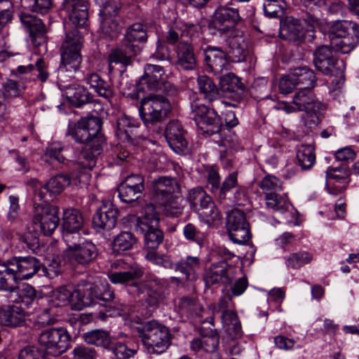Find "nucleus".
Here are the masks:
<instances>
[{
	"label": "nucleus",
	"mask_w": 359,
	"mask_h": 359,
	"mask_svg": "<svg viewBox=\"0 0 359 359\" xmlns=\"http://www.w3.org/2000/svg\"><path fill=\"white\" fill-rule=\"evenodd\" d=\"M65 29V38L62 43L60 53V63L57 72V81L60 83H67L74 77V73L79 70L83 60L81 48L83 43V35L77 29L82 26H75L69 24Z\"/></svg>",
	"instance_id": "nucleus-1"
},
{
	"label": "nucleus",
	"mask_w": 359,
	"mask_h": 359,
	"mask_svg": "<svg viewBox=\"0 0 359 359\" xmlns=\"http://www.w3.org/2000/svg\"><path fill=\"white\" fill-rule=\"evenodd\" d=\"M147 27L142 23H134L126 30L119 46L113 49L109 55V63L121 64L127 67L142 49L141 43L147 41Z\"/></svg>",
	"instance_id": "nucleus-2"
},
{
	"label": "nucleus",
	"mask_w": 359,
	"mask_h": 359,
	"mask_svg": "<svg viewBox=\"0 0 359 359\" xmlns=\"http://www.w3.org/2000/svg\"><path fill=\"white\" fill-rule=\"evenodd\" d=\"M169 100L161 93H150L141 100L140 117L151 135H159L163 131L162 123L171 111Z\"/></svg>",
	"instance_id": "nucleus-3"
},
{
	"label": "nucleus",
	"mask_w": 359,
	"mask_h": 359,
	"mask_svg": "<svg viewBox=\"0 0 359 359\" xmlns=\"http://www.w3.org/2000/svg\"><path fill=\"white\" fill-rule=\"evenodd\" d=\"M214 256L217 260L211 262L203 274L205 286L231 285L237 273V267L231 262L235 255L224 247H219Z\"/></svg>",
	"instance_id": "nucleus-4"
},
{
	"label": "nucleus",
	"mask_w": 359,
	"mask_h": 359,
	"mask_svg": "<svg viewBox=\"0 0 359 359\" xmlns=\"http://www.w3.org/2000/svg\"><path fill=\"white\" fill-rule=\"evenodd\" d=\"M147 351L150 354H161L170 345V333L168 328L155 320L141 323L136 327Z\"/></svg>",
	"instance_id": "nucleus-5"
},
{
	"label": "nucleus",
	"mask_w": 359,
	"mask_h": 359,
	"mask_svg": "<svg viewBox=\"0 0 359 359\" xmlns=\"http://www.w3.org/2000/svg\"><path fill=\"white\" fill-rule=\"evenodd\" d=\"M102 125V120L97 116L82 117L74 124L69 125L66 135L72 137L78 144H105Z\"/></svg>",
	"instance_id": "nucleus-6"
},
{
	"label": "nucleus",
	"mask_w": 359,
	"mask_h": 359,
	"mask_svg": "<svg viewBox=\"0 0 359 359\" xmlns=\"http://www.w3.org/2000/svg\"><path fill=\"white\" fill-rule=\"evenodd\" d=\"M292 103L298 111H304V125L310 128L320 123L319 115L324 106L315 99L311 89H299L293 96Z\"/></svg>",
	"instance_id": "nucleus-7"
},
{
	"label": "nucleus",
	"mask_w": 359,
	"mask_h": 359,
	"mask_svg": "<svg viewBox=\"0 0 359 359\" xmlns=\"http://www.w3.org/2000/svg\"><path fill=\"white\" fill-rule=\"evenodd\" d=\"M233 296L229 292L222 295L217 306H214V313L222 311V320L227 340L233 341L243 335L241 322L236 312L231 309L234 306Z\"/></svg>",
	"instance_id": "nucleus-8"
},
{
	"label": "nucleus",
	"mask_w": 359,
	"mask_h": 359,
	"mask_svg": "<svg viewBox=\"0 0 359 359\" xmlns=\"http://www.w3.org/2000/svg\"><path fill=\"white\" fill-rule=\"evenodd\" d=\"M191 109L193 120L201 133L212 135L222 131V118L214 107L194 103L191 105Z\"/></svg>",
	"instance_id": "nucleus-9"
},
{
	"label": "nucleus",
	"mask_w": 359,
	"mask_h": 359,
	"mask_svg": "<svg viewBox=\"0 0 359 359\" xmlns=\"http://www.w3.org/2000/svg\"><path fill=\"white\" fill-rule=\"evenodd\" d=\"M187 198L191 209L206 222L211 223L220 219L219 212L215 203L202 187H197L191 189Z\"/></svg>",
	"instance_id": "nucleus-10"
},
{
	"label": "nucleus",
	"mask_w": 359,
	"mask_h": 359,
	"mask_svg": "<svg viewBox=\"0 0 359 359\" xmlns=\"http://www.w3.org/2000/svg\"><path fill=\"white\" fill-rule=\"evenodd\" d=\"M116 264L117 270L108 273L109 280L115 285H126L129 294L140 297L142 287L137 280L142 276V270L137 266L124 265L121 261Z\"/></svg>",
	"instance_id": "nucleus-11"
},
{
	"label": "nucleus",
	"mask_w": 359,
	"mask_h": 359,
	"mask_svg": "<svg viewBox=\"0 0 359 359\" xmlns=\"http://www.w3.org/2000/svg\"><path fill=\"white\" fill-rule=\"evenodd\" d=\"M69 333L62 327L46 329L39 337V342L44 348L43 350L48 355L53 357L65 353L69 348Z\"/></svg>",
	"instance_id": "nucleus-12"
},
{
	"label": "nucleus",
	"mask_w": 359,
	"mask_h": 359,
	"mask_svg": "<svg viewBox=\"0 0 359 359\" xmlns=\"http://www.w3.org/2000/svg\"><path fill=\"white\" fill-rule=\"evenodd\" d=\"M216 200L224 206L241 205L245 198V191L238 182V172H232L227 175L213 194Z\"/></svg>",
	"instance_id": "nucleus-13"
},
{
	"label": "nucleus",
	"mask_w": 359,
	"mask_h": 359,
	"mask_svg": "<svg viewBox=\"0 0 359 359\" xmlns=\"http://www.w3.org/2000/svg\"><path fill=\"white\" fill-rule=\"evenodd\" d=\"M58 208L48 204L34 205V227L44 236H50L59 224Z\"/></svg>",
	"instance_id": "nucleus-14"
},
{
	"label": "nucleus",
	"mask_w": 359,
	"mask_h": 359,
	"mask_svg": "<svg viewBox=\"0 0 359 359\" xmlns=\"http://www.w3.org/2000/svg\"><path fill=\"white\" fill-rule=\"evenodd\" d=\"M163 67L152 64H147L144 67V74L140 79L141 84H146L148 90L160 93L162 91L165 95L175 93L174 86L165 81Z\"/></svg>",
	"instance_id": "nucleus-15"
},
{
	"label": "nucleus",
	"mask_w": 359,
	"mask_h": 359,
	"mask_svg": "<svg viewBox=\"0 0 359 359\" xmlns=\"http://www.w3.org/2000/svg\"><path fill=\"white\" fill-rule=\"evenodd\" d=\"M241 20L238 9L221 6L215 11L211 26L222 36H226L240 32L236 29V26Z\"/></svg>",
	"instance_id": "nucleus-16"
},
{
	"label": "nucleus",
	"mask_w": 359,
	"mask_h": 359,
	"mask_svg": "<svg viewBox=\"0 0 359 359\" xmlns=\"http://www.w3.org/2000/svg\"><path fill=\"white\" fill-rule=\"evenodd\" d=\"M67 248L64 251V256L72 264L87 266L93 262L98 255L96 245L90 241L82 243H67Z\"/></svg>",
	"instance_id": "nucleus-17"
},
{
	"label": "nucleus",
	"mask_w": 359,
	"mask_h": 359,
	"mask_svg": "<svg viewBox=\"0 0 359 359\" xmlns=\"http://www.w3.org/2000/svg\"><path fill=\"white\" fill-rule=\"evenodd\" d=\"M226 228L230 239L237 244H245L250 238L249 224L243 212L231 211L226 218Z\"/></svg>",
	"instance_id": "nucleus-18"
},
{
	"label": "nucleus",
	"mask_w": 359,
	"mask_h": 359,
	"mask_svg": "<svg viewBox=\"0 0 359 359\" xmlns=\"http://www.w3.org/2000/svg\"><path fill=\"white\" fill-rule=\"evenodd\" d=\"M90 175L85 171L76 172L73 171L71 175H57L51 179L43 185V189L48 191L50 198H53L55 196L60 194L65 187H68L71 182L75 184H86L88 183Z\"/></svg>",
	"instance_id": "nucleus-19"
},
{
	"label": "nucleus",
	"mask_w": 359,
	"mask_h": 359,
	"mask_svg": "<svg viewBox=\"0 0 359 359\" xmlns=\"http://www.w3.org/2000/svg\"><path fill=\"white\" fill-rule=\"evenodd\" d=\"M62 11L68 15L66 27L70 23L75 26H84L88 18V2L87 0H64Z\"/></svg>",
	"instance_id": "nucleus-20"
},
{
	"label": "nucleus",
	"mask_w": 359,
	"mask_h": 359,
	"mask_svg": "<svg viewBox=\"0 0 359 359\" xmlns=\"http://www.w3.org/2000/svg\"><path fill=\"white\" fill-rule=\"evenodd\" d=\"M144 189V177L140 175H130L119 184L118 196L123 202L132 203L141 197Z\"/></svg>",
	"instance_id": "nucleus-21"
},
{
	"label": "nucleus",
	"mask_w": 359,
	"mask_h": 359,
	"mask_svg": "<svg viewBox=\"0 0 359 359\" xmlns=\"http://www.w3.org/2000/svg\"><path fill=\"white\" fill-rule=\"evenodd\" d=\"M9 271H14L20 280H26L41 271V263L34 257H15L7 261Z\"/></svg>",
	"instance_id": "nucleus-22"
},
{
	"label": "nucleus",
	"mask_w": 359,
	"mask_h": 359,
	"mask_svg": "<svg viewBox=\"0 0 359 359\" xmlns=\"http://www.w3.org/2000/svg\"><path fill=\"white\" fill-rule=\"evenodd\" d=\"M83 224V218L80 210L74 208L66 209L62 218V238L66 243L72 238H79L77 234Z\"/></svg>",
	"instance_id": "nucleus-23"
},
{
	"label": "nucleus",
	"mask_w": 359,
	"mask_h": 359,
	"mask_svg": "<svg viewBox=\"0 0 359 359\" xmlns=\"http://www.w3.org/2000/svg\"><path fill=\"white\" fill-rule=\"evenodd\" d=\"M186 131L181 123L177 120L170 121L165 130L164 135L170 147L177 154L184 153L188 142L185 138Z\"/></svg>",
	"instance_id": "nucleus-24"
},
{
	"label": "nucleus",
	"mask_w": 359,
	"mask_h": 359,
	"mask_svg": "<svg viewBox=\"0 0 359 359\" xmlns=\"http://www.w3.org/2000/svg\"><path fill=\"white\" fill-rule=\"evenodd\" d=\"M22 24L29 33L32 43L40 46L46 41V29L42 20L29 13H22L20 15Z\"/></svg>",
	"instance_id": "nucleus-25"
},
{
	"label": "nucleus",
	"mask_w": 359,
	"mask_h": 359,
	"mask_svg": "<svg viewBox=\"0 0 359 359\" xmlns=\"http://www.w3.org/2000/svg\"><path fill=\"white\" fill-rule=\"evenodd\" d=\"M142 287V294L146 293V302L151 306H158L164 299L165 283L155 276L149 277L142 283H139Z\"/></svg>",
	"instance_id": "nucleus-26"
},
{
	"label": "nucleus",
	"mask_w": 359,
	"mask_h": 359,
	"mask_svg": "<svg viewBox=\"0 0 359 359\" xmlns=\"http://www.w3.org/2000/svg\"><path fill=\"white\" fill-rule=\"evenodd\" d=\"M118 210L111 203H106L97 210L93 217V226L97 230H111L116 224Z\"/></svg>",
	"instance_id": "nucleus-27"
},
{
	"label": "nucleus",
	"mask_w": 359,
	"mask_h": 359,
	"mask_svg": "<svg viewBox=\"0 0 359 359\" xmlns=\"http://www.w3.org/2000/svg\"><path fill=\"white\" fill-rule=\"evenodd\" d=\"M204 61L211 72L220 75L227 71L226 54L220 48L207 46L203 50Z\"/></svg>",
	"instance_id": "nucleus-28"
},
{
	"label": "nucleus",
	"mask_w": 359,
	"mask_h": 359,
	"mask_svg": "<svg viewBox=\"0 0 359 359\" xmlns=\"http://www.w3.org/2000/svg\"><path fill=\"white\" fill-rule=\"evenodd\" d=\"M116 135L122 142L133 143L144 137L139 134V123L133 118L123 115L120 116L116 123Z\"/></svg>",
	"instance_id": "nucleus-29"
},
{
	"label": "nucleus",
	"mask_w": 359,
	"mask_h": 359,
	"mask_svg": "<svg viewBox=\"0 0 359 359\" xmlns=\"http://www.w3.org/2000/svg\"><path fill=\"white\" fill-rule=\"evenodd\" d=\"M17 76L25 75V79L29 81L38 80L41 83L46 82L49 77L48 64L42 58H39L35 65L18 66L15 70Z\"/></svg>",
	"instance_id": "nucleus-30"
},
{
	"label": "nucleus",
	"mask_w": 359,
	"mask_h": 359,
	"mask_svg": "<svg viewBox=\"0 0 359 359\" xmlns=\"http://www.w3.org/2000/svg\"><path fill=\"white\" fill-rule=\"evenodd\" d=\"M135 230L144 235V247L147 251L156 250L163 241V231L158 228V224L153 220L151 224H135Z\"/></svg>",
	"instance_id": "nucleus-31"
},
{
	"label": "nucleus",
	"mask_w": 359,
	"mask_h": 359,
	"mask_svg": "<svg viewBox=\"0 0 359 359\" xmlns=\"http://www.w3.org/2000/svg\"><path fill=\"white\" fill-rule=\"evenodd\" d=\"M229 46L228 55L233 62L245 60L249 53L248 45L245 41L242 32H236L231 35L224 36Z\"/></svg>",
	"instance_id": "nucleus-32"
},
{
	"label": "nucleus",
	"mask_w": 359,
	"mask_h": 359,
	"mask_svg": "<svg viewBox=\"0 0 359 359\" xmlns=\"http://www.w3.org/2000/svg\"><path fill=\"white\" fill-rule=\"evenodd\" d=\"M176 65L184 70H194L197 67V60L192 45L188 41H180L174 49Z\"/></svg>",
	"instance_id": "nucleus-33"
},
{
	"label": "nucleus",
	"mask_w": 359,
	"mask_h": 359,
	"mask_svg": "<svg viewBox=\"0 0 359 359\" xmlns=\"http://www.w3.org/2000/svg\"><path fill=\"white\" fill-rule=\"evenodd\" d=\"M153 190L154 198L158 201L179 193L180 186L175 178L165 176L154 181Z\"/></svg>",
	"instance_id": "nucleus-34"
},
{
	"label": "nucleus",
	"mask_w": 359,
	"mask_h": 359,
	"mask_svg": "<svg viewBox=\"0 0 359 359\" xmlns=\"http://www.w3.org/2000/svg\"><path fill=\"white\" fill-rule=\"evenodd\" d=\"M58 83L60 88L64 90L67 98L76 107H79L93 101V96L84 86L78 84L66 85V83Z\"/></svg>",
	"instance_id": "nucleus-35"
},
{
	"label": "nucleus",
	"mask_w": 359,
	"mask_h": 359,
	"mask_svg": "<svg viewBox=\"0 0 359 359\" xmlns=\"http://www.w3.org/2000/svg\"><path fill=\"white\" fill-rule=\"evenodd\" d=\"M197 84L199 93L209 102H216L218 106L226 105V103L220 100L221 92L213 80L206 75H198Z\"/></svg>",
	"instance_id": "nucleus-36"
},
{
	"label": "nucleus",
	"mask_w": 359,
	"mask_h": 359,
	"mask_svg": "<svg viewBox=\"0 0 359 359\" xmlns=\"http://www.w3.org/2000/svg\"><path fill=\"white\" fill-rule=\"evenodd\" d=\"M74 299L79 304V309L97 303L98 287L92 283L80 284L74 290Z\"/></svg>",
	"instance_id": "nucleus-37"
},
{
	"label": "nucleus",
	"mask_w": 359,
	"mask_h": 359,
	"mask_svg": "<svg viewBox=\"0 0 359 359\" xmlns=\"http://www.w3.org/2000/svg\"><path fill=\"white\" fill-rule=\"evenodd\" d=\"M280 35L285 40L301 43L304 40L305 32L299 20L289 17L281 25Z\"/></svg>",
	"instance_id": "nucleus-38"
},
{
	"label": "nucleus",
	"mask_w": 359,
	"mask_h": 359,
	"mask_svg": "<svg viewBox=\"0 0 359 359\" xmlns=\"http://www.w3.org/2000/svg\"><path fill=\"white\" fill-rule=\"evenodd\" d=\"M105 144H86L81 151L77 161V165L81 167L88 175L86 170L93 169L96 164L97 157L102 153Z\"/></svg>",
	"instance_id": "nucleus-39"
},
{
	"label": "nucleus",
	"mask_w": 359,
	"mask_h": 359,
	"mask_svg": "<svg viewBox=\"0 0 359 359\" xmlns=\"http://www.w3.org/2000/svg\"><path fill=\"white\" fill-rule=\"evenodd\" d=\"M25 311L21 307L8 306L0 311V323L6 327H19L25 323Z\"/></svg>",
	"instance_id": "nucleus-40"
},
{
	"label": "nucleus",
	"mask_w": 359,
	"mask_h": 359,
	"mask_svg": "<svg viewBox=\"0 0 359 359\" xmlns=\"http://www.w3.org/2000/svg\"><path fill=\"white\" fill-rule=\"evenodd\" d=\"M201 259L196 256L188 255L175 264V269L183 273L187 280H195L198 278V272L201 268Z\"/></svg>",
	"instance_id": "nucleus-41"
},
{
	"label": "nucleus",
	"mask_w": 359,
	"mask_h": 359,
	"mask_svg": "<svg viewBox=\"0 0 359 359\" xmlns=\"http://www.w3.org/2000/svg\"><path fill=\"white\" fill-rule=\"evenodd\" d=\"M85 80L99 96L109 100L114 95L115 93L111 81L102 79L98 74H87L85 76Z\"/></svg>",
	"instance_id": "nucleus-42"
},
{
	"label": "nucleus",
	"mask_w": 359,
	"mask_h": 359,
	"mask_svg": "<svg viewBox=\"0 0 359 359\" xmlns=\"http://www.w3.org/2000/svg\"><path fill=\"white\" fill-rule=\"evenodd\" d=\"M359 35L358 25L348 20H339L333 22L330 28L329 39H334L348 36Z\"/></svg>",
	"instance_id": "nucleus-43"
},
{
	"label": "nucleus",
	"mask_w": 359,
	"mask_h": 359,
	"mask_svg": "<svg viewBox=\"0 0 359 359\" xmlns=\"http://www.w3.org/2000/svg\"><path fill=\"white\" fill-rule=\"evenodd\" d=\"M219 337L218 334L211 330L210 334L203 335L200 338L194 339L191 341V348L194 351H203L207 353H213L219 345Z\"/></svg>",
	"instance_id": "nucleus-44"
},
{
	"label": "nucleus",
	"mask_w": 359,
	"mask_h": 359,
	"mask_svg": "<svg viewBox=\"0 0 359 359\" xmlns=\"http://www.w3.org/2000/svg\"><path fill=\"white\" fill-rule=\"evenodd\" d=\"M291 74L297 86H301L299 89H312L315 86L316 81L315 73L307 67L295 68Z\"/></svg>",
	"instance_id": "nucleus-45"
},
{
	"label": "nucleus",
	"mask_w": 359,
	"mask_h": 359,
	"mask_svg": "<svg viewBox=\"0 0 359 359\" xmlns=\"http://www.w3.org/2000/svg\"><path fill=\"white\" fill-rule=\"evenodd\" d=\"M177 312L182 316L194 318L201 315L203 307L196 298L185 296L179 300L177 306Z\"/></svg>",
	"instance_id": "nucleus-46"
},
{
	"label": "nucleus",
	"mask_w": 359,
	"mask_h": 359,
	"mask_svg": "<svg viewBox=\"0 0 359 359\" xmlns=\"http://www.w3.org/2000/svg\"><path fill=\"white\" fill-rule=\"evenodd\" d=\"M74 301V290H69L67 287H60L53 291L48 300L50 308L48 311H50L53 308L65 306Z\"/></svg>",
	"instance_id": "nucleus-47"
},
{
	"label": "nucleus",
	"mask_w": 359,
	"mask_h": 359,
	"mask_svg": "<svg viewBox=\"0 0 359 359\" xmlns=\"http://www.w3.org/2000/svg\"><path fill=\"white\" fill-rule=\"evenodd\" d=\"M11 266L8 262L0 266V290L13 292L17 288L19 279L14 271H9Z\"/></svg>",
	"instance_id": "nucleus-48"
},
{
	"label": "nucleus",
	"mask_w": 359,
	"mask_h": 359,
	"mask_svg": "<svg viewBox=\"0 0 359 359\" xmlns=\"http://www.w3.org/2000/svg\"><path fill=\"white\" fill-rule=\"evenodd\" d=\"M86 343L96 346L108 348L111 344L109 334L102 330H93L83 334Z\"/></svg>",
	"instance_id": "nucleus-49"
},
{
	"label": "nucleus",
	"mask_w": 359,
	"mask_h": 359,
	"mask_svg": "<svg viewBox=\"0 0 359 359\" xmlns=\"http://www.w3.org/2000/svg\"><path fill=\"white\" fill-rule=\"evenodd\" d=\"M298 164L303 170H309L316 162L314 147L311 144L301 145L297 151Z\"/></svg>",
	"instance_id": "nucleus-50"
},
{
	"label": "nucleus",
	"mask_w": 359,
	"mask_h": 359,
	"mask_svg": "<svg viewBox=\"0 0 359 359\" xmlns=\"http://www.w3.org/2000/svg\"><path fill=\"white\" fill-rule=\"evenodd\" d=\"M182 200L177 196H170L163 198L162 201H156L164 214L169 217H179L182 213L183 206L181 203Z\"/></svg>",
	"instance_id": "nucleus-51"
},
{
	"label": "nucleus",
	"mask_w": 359,
	"mask_h": 359,
	"mask_svg": "<svg viewBox=\"0 0 359 359\" xmlns=\"http://www.w3.org/2000/svg\"><path fill=\"white\" fill-rule=\"evenodd\" d=\"M315 67L325 75L339 76L344 70V63L333 57L327 60L315 64Z\"/></svg>",
	"instance_id": "nucleus-52"
},
{
	"label": "nucleus",
	"mask_w": 359,
	"mask_h": 359,
	"mask_svg": "<svg viewBox=\"0 0 359 359\" xmlns=\"http://www.w3.org/2000/svg\"><path fill=\"white\" fill-rule=\"evenodd\" d=\"M313 260V255L306 251H299L285 257V265L288 268L299 269Z\"/></svg>",
	"instance_id": "nucleus-53"
},
{
	"label": "nucleus",
	"mask_w": 359,
	"mask_h": 359,
	"mask_svg": "<svg viewBox=\"0 0 359 359\" xmlns=\"http://www.w3.org/2000/svg\"><path fill=\"white\" fill-rule=\"evenodd\" d=\"M331 45L337 51L343 54L350 53L357 45L359 41V35L348 36L334 39H330Z\"/></svg>",
	"instance_id": "nucleus-54"
},
{
	"label": "nucleus",
	"mask_w": 359,
	"mask_h": 359,
	"mask_svg": "<svg viewBox=\"0 0 359 359\" xmlns=\"http://www.w3.org/2000/svg\"><path fill=\"white\" fill-rule=\"evenodd\" d=\"M63 149L64 146L61 142H52L46 149L44 154L45 161L49 163H53L54 162L64 163L66 158L62 154Z\"/></svg>",
	"instance_id": "nucleus-55"
},
{
	"label": "nucleus",
	"mask_w": 359,
	"mask_h": 359,
	"mask_svg": "<svg viewBox=\"0 0 359 359\" xmlns=\"http://www.w3.org/2000/svg\"><path fill=\"white\" fill-rule=\"evenodd\" d=\"M137 243V238L129 231L120 233L114 240L113 246L115 250L126 251L133 248Z\"/></svg>",
	"instance_id": "nucleus-56"
},
{
	"label": "nucleus",
	"mask_w": 359,
	"mask_h": 359,
	"mask_svg": "<svg viewBox=\"0 0 359 359\" xmlns=\"http://www.w3.org/2000/svg\"><path fill=\"white\" fill-rule=\"evenodd\" d=\"M18 299L15 301L23 304L27 307L38 300V293L32 285L23 284L21 287L17 288Z\"/></svg>",
	"instance_id": "nucleus-57"
},
{
	"label": "nucleus",
	"mask_w": 359,
	"mask_h": 359,
	"mask_svg": "<svg viewBox=\"0 0 359 359\" xmlns=\"http://www.w3.org/2000/svg\"><path fill=\"white\" fill-rule=\"evenodd\" d=\"M266 206L275 212H284L290 205L288 201L283 196L276 194L265 196Z\"/></svg>",
	"instance_id": "nucleus-58"
},
{
	"label": "nucleus",
	"mask_w": 359,
	"mask_h": 359,
	"mask_svg": "<svg viewBox=\"0 0 359 359\" xmlns=\"http://www.w3.org/2000/svg\"><path fill=\"white\" fill-rule=\"evenodd\" d=\"M284 0H264V13L269 18H279L283 14Z\"/></svg>",
	"instance_id": "nucleus-59"
},
{
	"label": "nucleus",
	"mask_w": 359,
	"mask_h": 359,
	"mask_svg": "<svg viewBox=\"0 0 359 359\" xmlns=\"http://www.w3.org/2000/svg\"><path fill=\"white\" fill-rule=\"evenodd\" d=\"M259 187L264 193L265 196L276 194L281 190V181L273 175H266L259 183Z\"/></svg>",
	"instance_id": "nucleus-60"
},
{
	"label": "nucleus",
	"mask_w": 359,
	"mask_h": 359,
	"mask_svg": "<svg viewBox=\"0 0 359 359\" xmlns=\"http://www.w3.org/2000/svg\"><path fill=\"white\" fill-rule=\"evenodd\" d=\"M62 271L61 259L59 257H53L49 261L47 266L41 264L39 276L54 278Z\"/></svg>",
	"instance_id": "nucleus-61"
},
{
	"label": "nucleus",
	"mask_w": 359,
	"mask_h": 359,
	"mask_svg": "<svg viewBox=\"0 0 359 359\" xmlns=\"http://www.w3.org/2000/svg\"><path fill=\"white\" fill-rule=\"evenodd\" d=\"M48 356L43 349L38 346H27L19 352L18 359H49Z\"/></svg>",
	"instance_id": "nucleus-62"
},
{
	"label": "nucleus",
	"mask_w": 359,
	"mask_h": 359,
	"mask_svg": "<svg viewBox=\"0 0 359 359\" xmlns=\"http://www.w3.org/2000/svg\"><path fill=\"white\" fill-rule=\"evenodd\" d=\"M111 350L118 359H128L137 353L136 347H130L120 341L112 344Z\"/></svg>",
	"instance_id": "nucleus-63"
},
{
	"label": "nucleus",
	"mask_w": 359,
	"mask_h": 359,
	"mask_svg": "<svg viewBox=\"0 0 359 359\" xmlns=\"http://www.w3.org/2000/svg\"><path fill=\"white\" fill-rule=\"evenodd\" d=\"M220 83L223 91L234 92L236 89H241L243 83L233 74H226L220 77Z\"/></svg>",
	"instance_id": "nucleus-64"
}]
</instances>
